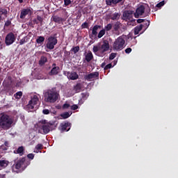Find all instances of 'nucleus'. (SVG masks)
<instances>
[{
	"mask_svg": "<svg viewBox=\"0 0 178 178\" xmlns=\"http://www.w3.org/2000/svg\"><path fill=\"white\" fill-rule=\"evenodd\" d=\"M60 97L59 92L56 88H51L47 90L44 93V102L47 103L54 104Z\"/></svg>",
	"mask_w": 178,
	"mask_h": 178,
	"instance_id": "1",
	"label": "nucleus"
},
{
	"mask_svg": "<svg viewBox=\"0 0 178 178\" xmlns=\"http://www.w3.org/2000/svg\"><path fill=\"white\" fill-rule=\"evenodd\" d=\"M13 120L7 114L1 113L0 114V129L3 130H8L12 127Z\"/></svg>",
	"mask_w": 178,
	"mask_h": 178,
	"instance_id": "2",
	"label": "nucleus"
},
{
	"mask_svg": "<svg viewBox=\"0 0 178 178\" xmlns=\"http://www.w3.org/2000/svg\"><path fill=\"white\" fill-rule=\"evenodd\" d=\"M30 164L31 162L26 161L25 157L18 159V160L15 161V164L12 166V170L14 172H17L19 170H24Z\"/></svg>",
	"mask_w": 178,
	"mask_h": 178,
	"instance_id": "3",
	"label": "nucleus"
},
{
	"mask_svg": "<svg viewBox=\"0 0 178 178\" xmlns=\"http://www.w3.org/2000/svg\"><path fill=\"white\" fill-rule=\"evenodd\" d=\"M40 123L42 124L40 126V129L42 130L44 134H47L51 131L56 129V121H49L47 122V120H42Z\"/></svg>",
	"mask_w": 178,
	"mask_h": 178,
	"instance_id": "4",
	"label": "nucleus"
},
{
	"mask_svg": "<svg viewBox=\"0 0 178 178\" xmlns=\"http://www.w3.org/2000/svg\"><path fill=\"white\" fill-rule=\"evenodd\" d=\"M126 41L123 35L119 36L114 42L113 44V48L118 51H122L124 48Z\"/></svg>",
	"mask_w": 178,
	"mask_h": 178,
	"instance_id": "5",
	"label": "nucleus"
},
{
	"mask_svg": "<svg viewBox=\"0 0 178 178\" xmlns=\"http://www.w3.org/2000/svg\"><path fill=\"white\" fill-rule=\"evenodd\" d=\"M58 44L57 33H54V35H50L47 38V42L46 43L47 49L49 50H53L55 46Z\"/></svg>",
	"mask_w": 178,
	"mask_h": 178,
	"instance_id": "6",
	"label": "nucleus"
},
{
	"mask_svg": "<svg viewBox=\"0 0 178 178\" xmlns=\"http://www.w3.org/2000/svg\"><path fill=\"white\" fill-rule=\"evenodd\" d=\"M39 102V98L36 95H34L33 97L31 98V100L29 101V103L26 105V109L28 111H32L34 109V106L38 104Z\"/></svg>",
	"mask_w": 178,
	"mask_h": 178,
	"instance_id": "7",
	"label": "nucleus"
},
{
	"mask_svg": "<svg viewBox=\"0 0 178 178\" xmlns=\"http://www.w3.org/2000/svg\"><path fill=\"white\" fill-rule=\"evenodd\" d=\"M16 41V37L14 33L10 32L5 37V44L6 46L12 45Z\"/></svg>",
	"mask_w": 178,
	"mask_h": 178,
	"instance_id": "8",
	"label": "nucleus"
},
{
	"mask_svg": "<svg viewBox=\"0 0 178 178\" xmlns=\"http://www.w3.org/2000/svg\"><path fill=\"white\" fill-rule=\"evenodd\" d=\"M72 124L71 122H68V121H65L64 122H61L59 126V130L61 132H67L71 129Z\"/></svg>",
	"mask_w": 178,
	"mask_h": 178,
	"instance_id": "9",
	"label": "nucleus"
},
{
	"mask_svg": "<svg viewBox=\"0 0 178 178\" xmlns=\"http://www.w3.org/2000/svg\"><path fill=\"white\" fill-rule=\"evenodd\" d=\"M63 74L67 76L68 79L75 81L79 79V74L76 72L72 71V72H66L65 71L63 72Z\"/></svg>",
	"mask_w": 178,
	"mask_h": 178,
	"instance_id": "10",
	"label": "nucleus"
},
{
	"mask_svg": "<svg viewBox=\"0 0 178 178\" xmlns=\"http://www.w3.org/2000/svg\"><path fill=\"white\" fill-rule=\"evenodd\" d=\"M145 12V6L144 5L139 6L134 13L135 18H139L140 16L143 15Z\"/></svg>",
	"mask_w": 178,
	"mask_h": 178,
	"instance_id": "11",
	"label": "nucleus"
},
{
	"mask_svg": "<svg viewBox=\"0 0 178 178\" xmlns=\"http://www.w3.org/2000/svg\"><path fill=\"white\" fill-rule=\"evenodd\" d=\"M134 14V10H125L123 13V19L126 22L131 21L133 19V15Z\"/></svg>",
	"mask_w": 178,
	"mask_h": 178,
	"instance_id": "12",
	"label": "nucleus"
},
{
	"mask_svg": "<svg viewBox=\"0 0 178 178\" xmlns=\"http://www.w3.org/2000/svg\"><path fill=\"white\" fill-rule=\"evenodd\" d=\"M99 73L98 72H92L85 75L84 79L85 81H92V79L99 78Z\"/></svg>",
	"mask_w": 178,
	"mask_h": 178,
	"instance_id": "13",
	"label": "nucleus"
},
{
	"mask_svg": "<svg viewBox=\"0 0 178 178\" xmlns=\"http://www.w3.org/2000/svg\"><path fill=\"white\" fill-rule=\"evenodd\" d=\"M100 49L102 50V54H104L105 52L109 51L110 49V44L108 40H104L103 44L101 45Z\"/></svg>",
	"mask_w": 178,
	"mask_h": 178,
	"instance_id": "14",
	"label": "nucleus"
},
{
	"mask_svg": "<svg viewBox=\"0 0 178 178\" xmlns=\"http://www.w3.org/2000/svg\"><path fill=\"white\" fill-rule=\"evenodd\" d=\"M8 11L5 8H0V22L8 17Z\"/></svg>",
	"mask_w": 178,
	"mask_h": 178,
	"instance_id": "15",
	"label": "nucleus"
},
{
	"mask_svg": "<svg viewBox=\"0 0 178 178\" xmlns=\"http://www.w3.org/2000/svg\"><path fill=\"white\" fill-rule=\"evenodd\" d=\"M31 13V10L30 8H24L21 10L20 13V19H24L26 17Z\"/></svg>",
	"mask_w": 178,
	"mask_h": 178,
	"instance_id": "16",
	"label": "nucleus"
},
{
	"mask_svg": "<svg viewBox=\"0 0 178 178\" xmlns=\"http://www.w3.org/2000/svg\"><path fill=\"white\" fill-rule=\"evenodd\" d=\"M8 79L9 80H4L2 83V85L6 90L10 88L13 83V81L11 80V76H8Z\"/></svg>",
	"mask_w": 178,
	"mask_h": 178,
	"instance_id": "17",
	"label": "nucleus"
},
{
	"mask_svg": "<svg viewBox=\"0 0 178 178\" xmlns=\"http://www.w3.org/2000/svg\"><path fill=\"white\" fill-rule=\"evenodd\" d=\"M60 72V67L56 66V67H53L50 72H49V75L52 76H56L59 74Z\"/></svg>",
	"mask_w": 178,
	"mask_h": 178,
	"instance_id": "18",
	"label": "nucleus"
},
{
	"mask_svg": "<svg viewBox=\"0 0 178 178\" xmlns=\"http://www.w3.org/2000/svg\"><path fill=\"white\" fill-rule=\"evenodd\" d=\"M122 26V23L120 22H116L115 24L113 25V31L116 32V35H119L120 32L119 30L120 29L121 26Z\"/></svg>",
	"mask_w": 178,
	"mask_h": 178,
	"instance_id": "19",
	"label": "nucleus"
},
{
	"mask_svg": "<svg viewBox=\"0 0 178 178\" xmlns=\"http://www.w3.org/2000/svg\"><path fill=\"white\" fill-rule=\"evenodd\" d=\"M51 19L54 23L58 24H61L64 22V19L58 15H53Z\"/></svg>",
	"mask_w": 178,
	"mask_h": 178,
	"instance_id": "20",
	"label": "nucleus"
},
{
	"mask_svg": "<svg viewBox=\"0 0 178 178\" xmlns=\"http://www.w3.org/2000/svg\"><path fill=\"white\" fill-rule=\"evenodd\" d=\"M94 58V56L93 54L91 51H89L85 56V60L87 63H90L92 60V59Z\"/></svg>",
	"mask_w": 178,
	"mask_h": 178,
	"instance_id": "21",
	"label": "nucleus"
},
{
	"mask_svg": "<svg viewBox=\"0 0 178 178\" xmlns=\"http://www.w3.org/2000/svg\"><path fill=\"white\" fill-rule=\"evenodd\" d=\"M48 62V59L47 57L45 56H41L39 61H38V64L40 66L42 67L45 65V63H47Z\"/></svg>",
	"mask_w": 178,
	"mask_h": 178,
	"instance_id": "22",
	"label": "nucleus"
},
{
	"mask_svg": "<svg viewBox=\"0 0 178 178\" xmlns=\"http://www.w3.org/2000/svg\"><path fill=\"white\" fill-rule=\"evenodd\" d=\"M144 25H143V24L136 26L134 28V35H137L140 33V32L143 30Z\"/></svg>",
	"mask_w": 178,
	"mask_h": 178,
	"instance_id": "23",
	"label": "nucleus"
},
{
	"mask_svg": "<svg viewBox=\"0 0 178 178\" xmlns=\"http://www.w3.org/2000/svg\"><path fill=\"white\" fill-rule=\"evenodd\" d=\"M12 25V19H7L4 22L3 30L8 29Z\"/></svg>",
	"mask_w": 178,
	"mask_h": 178,
	"instance_id": "24",
	"label": "nucleus"
},
{
	"mask_svg": "<svg viewBox=\"0 0 178 178\" xmlns=\"http://www.w3.org/2000/svg\"><path fill=\"white\" fill-rule=\"evenodd\" d=\"M101 28H102L101 25H95L92 30V34L95 36H97L98 34L97 31L99 29H101Z\"/></svg>",
	"mask_w": 178,
	"mask_h": 178,
	"instance_id": "25",
	"label": "nucleus"
},
{
	"mask_svg": "<svg viewBox=\"0 0 178 178\" xmlns=\"http://www.w3.org/2000/svg\"><path fill=\"white\" fill-rule=\"evenodd\" d=\"M74 90L76 93L80 92L82 90V85L81 83H77L76 86H74Z\"/></svg>",
	"mask_w": 178,
	"mask_h": 178,
	"instance_id": "26",
	"label": "nucleus"
},
{
	"mask_svg": "<svg viewBox=\"0 0 178 178\" xmlns=\"http://www.w3.org/2000/svg\"><path fill=\"white\" fill-rule=\"evenodd\" d=\"M45 40V38L42 35L38 36L36 39V43L38 44H43Z\"/></svg>",
	"mask_w": 178,
	"mask_h": 178,
	"instance_id": "27",
	"label": "nucleus"
},
{
	"mask_svg": "<svg viewBox=\"0 0 178 178\" xmlns=\"http://www.w3.org/2000/svg\"><path fill=\"white\" fill-rule=\"evenodd\" d=\"M9 162L6 160H0V168H6L8 167Z\"/></svg>",
	"mask_w": 178,
	"mask_h": 178,
	"instance_id": "28",
	"label": "nucleus"
},
{
	"mask_svg": "<svg viewBox=\"0 0 178 178\" xmlns=\"http://www.w3.org/2000/svg\"><path fill=\"white\" fill-rule=\"evenodd\" d=\"M100 50H102V49H101V47L93 46V47H92V51H93V53H94L96 56H100V55L98 54V51H100Z\"/></svg>",
	"mask_w": 178,
	"mask_h": 178,
	"instance_id": "29",
	"label": "nucleus"
},
{
	"mask_svg": "<svg viewBox=\"0 0 178 178\" xmlns=\"http://www.w3.org/2000/svg\"><path fill=\"white\" fill-rule=\"evenodd\" d=\"M72 113H70V114L69 112L66 111V112H64L62 114H60V117L63 119H67L72 115Z\"/></svg>",
	"mask_w": 178,
	"mask_h": 178,
	"instance_id": "30",
	"label": "nucleus"
},
{
	"mask_svg": "<svg viewBox=\"0 0 178 178\" xmlns=\"http://www.w3.org/2000/svg\"><path fill=\"white\" fill-rule=\"evenodd\" d=\"M120 13H115L111 15V20H117V19H120Z\"/></svg>",
	"mask_w": 178,
	"mask_h": 178,
	"instance_id": "31",
	"label": "nucleus"
},
{
	"mask_svg": "<svg viewBox=\"0 0 178 178\" xmlns=\"http://www.w3.org/2000/svg\"><path fill=\"white\" fill-rule=\"evenodd\" d=\"M80 51L79 46L72 47L70 51H72L74 54H76Z\"/></svg>",
	"mask_w": 178,
	"mask_h": 178,
	"instance_id": "32",
	"label": "nucleus"
},
{
	"mask_svg": "<svg viewBox=\"0 0 178 178\" xmlns=\"http://www.w3.org/2000/svg\"><path fill=\"white\" fill-rule=\"evenodd\" d=\"M23 95V92L22 91H18L14 94V97L16 99H20Z\"/></svg>",
	"mask_w": 178,
	"mask_h": 178,
	"instance_id": "33",
	"label": "nucleus"
},
{
	"mask_svg": "<svg viewBox=\"0 0 178 178\" xmlns=\"http://www.w3.org/2000/svg\"><path fill=\"white\" fill-rule=\"evenodd\" d=\"M89 97V93L88 92H82L81 93V102L86 101L88 99Z\"/></svg>",
	"mask_w": 178,
	"mask_h": 178,
	"instance_id": "34",
	"label": "nucleus"
},
{
	"mask_svg": "<svg viewBox=\"0 0 178 178\" xmlns=\"http://www.w3.org/2000/svg\"><path fill=\"white\" fill-rule=\"evenodd\" d=\"M105 34H106V31H105V29H102V30L99 32V33H98V35H97V38H98L99 39H101Z\"/></svg>",
	"mask_w": 178,
	"mask_h": 178,
	"instance_id": "35",
	"label": "nucleus"
},
{
	"mask_svg": "<svg viewBox=\"0 0 178 178\" xmlns=\"http://www.w3.org/2000/svg\"><path fill=\"white\" fill-rule=\"evenodd\" d=\"M24 147L19 146V147H18L17 149V153L22 155L24 154Z\"/></svg>",
	"mask_w": 178,
	"mask_h": 178,
	"instance_id": "36",
	"label": "nucleus"
},
{
	"mask_svg": "<svg viewBox=\"0 0 178 178\" xmlns=\"http://www.w3.org/2000/svg\"><path fill=\"white\" fill-rule=\"evenodd\" d=\"M165 5V1L163 0V1H161L159 3H158L156 4V7L158 8H161L163 6H164Z\"/></svg>",
	"mask_w": 178,
	"mask_h": 178,
	"instance_id": "37",
	"label": "nucleus"
},
{
	"mask_svg": "<svg viewBox=\"0 0 178 178\" xmlns=\"http://www.w3.org/2000/svg\"><path fill=\"white\" fill-rule=\"evenodd\" d=\"M113 29V24H108L106 26L104 27V30L106 31H110Z\"/></svg>",
	"mask_w": 178,
	"mask_h": 178,
	"instance_id": "38",
	"label": "nucleus"
},
{
	"mask_svg": "<svg viewBox=\"0 0 178 178\" xmlns=\"http://www.w3.org/2000/svg\"><path fill=\"white\" fill-rule=\"evenodd\" d=\"M142 25L143 26V28H144L145 31H146L149 28V26H150V21L147 20V22L144 23Z\"/></svg>",
	"mask_w": 178,
	"mask_h": 178,
	"instance_id": "39",
	"label": "nucleus"
},
{
	"mask_svg": "<svg viewBox=\"0 0 178 178\" xmlns=\"http://www.w3.org/2000/svg\"><path fill=\"white\" fill-rule=\"evenodd\" d=\"M106 4L109 6L115 5V0H106Z\"/></svg>",
	"mask_w": 178,
	"mask_h": 178,
	"instance_id": "40",
	"label": "nucleus"
},
{
	"mask_svg": "<svg viewBox=\"0 0 178 178\" xmlns=\"http://www.w3.org/2000/svg\"><path fill=\"white\" fill-rule=\"evenodd\" d=\"M125 1H126V0H115L114 1V6H116L120 3H122V5H124Z\"/></svg>",
	"mask_w": 178,
	"mask_h": 178,
	"instance_id": "41",
	"label": "nucleus"
},
{
	"mask_svg": "<svg viewBox=\"0 0 178 178\" xmlns=\"http://www.w3.org/2000/svg\"><path fill=\"white\" fill-rule=\"evenodd\" d=\"M88 28H89V24L87 22H85L81 24L82 29H88Z\"/></svg>",
	"mask_w": 178,
	"mask_h": 178,
	"instance_id": "42",
	"label": "nucleus"
},
{
	"mask_svg": "<svg viewBox=\"0 0 178 178\" xmlns=\"http://www.w3.org/2000/svg\"><path fill=\"white\" fill-rule=\"evenodd\" d=\"M117 53H111L109 56V60H113L116 58L117 56Z\"/></svg>",
	"mask_w": 178,
	"mask_h": 178,
	"instance_id": "43",
	"label": "nucleus"
},
{
	"mask_svg": "<svg viewBox=\"0 0 178 178\" xmlns=\"http://www.w3.org/2000/svg\"><path fill=\"white\" fill-rule=\"evenodd\" d=\"M43 149V145H42V143H38V145H36L35 146V149L36 151H40V149Z\"/></svg>",
	"mask_w": 178,
	"mask_h": 178,
	"instance_id": "44",
	"label": "nucleus"
},
{
	"mask_svg": "<svg viewBox=\"0 0 178 178\" xmlns=\"http://www.w3.org/2000/svg\"><path fill=\"white\" fill-rule=\"evenodd\" d=\"M72 3L71 0H64V6L65 7L69 6Z\"/></svg>",
	"mask_w": 178,
	"mask_h": 178,
	"instance_id": "45",
	"label": "nucleus"
},
{
	"mask_svg": "<svg viewBox=\"0 0 178 178\" xmlns=\"http://www.w3.org/2000/svg\"><path fill=\"white\" fill-rule=\"evenodd\" d=\"M112 67H113L112 63H108V64H107V65L104 67V70H108L109 69H111Z\"/></svg>",
	"mask_w": 178,
	"mask_h": 178,
	"instance_id": "46",
	"label": "nucleus"
},
{
	"mask_svg": "<svg viewBox=\"0 0 178 178\" xmlns=\"http://www.w3.org/2000/svg\"><path fill=\"white\" fill-rule=\"evenodd\" d=\"M26 37H24L23 38H22V39L19 40V45H23V44H24L26 42Z\"/></svg>",
	"mask_w": 178,
	"mask_h": 178,
	"instance_id": "47",
	"label": "nucleus"
},
{
	"mask_svg": "<svg viewBox=\"0 0 178 178\" xmlns=\"http://www.w3.org/2000/svg\"><path fill=\"white\" fill-rule=\"evenodd\" d=\"M50 113H51V111H50L49 109L44 108V109L42 110V113L44 115H49V114H50Z\"/></svg>",
	"mask_w": 178,
	"mask_h": 178,
	"instance_id": "48",
	"label": "nucleus"
},
{
	"mask_svg": "<svg viewBox=\"0 0 178 178\" xmlns=\"http://www.w3.org/2000/svg\"><path fill=\"white\" fill-rule=\"evenodd\" d=\"M8 148L7 147V146H6V145H1L0 146V152L8 150Z\"/></svg>",
	"mask_w": 178,
	"mask_h": 178,
	"instance_id": "49",
	"label": "nucleus"
},
{
	"mask_svg": "<svg viewBox=\"0 0 178 178\" xmlns=\"http://www.w3.org/2000/svg\"><path fill=\"white\" fill-rule=\"evenodd\" d=\"M34 157H35V154H33V153H29V154H27V158L31 160L34 159Z\"/></svg>",
	"mask_w": 178,
	"mask_h": 178,
	"instance_id": "50",
	"label": "nucleus"
},
{
	"mask_svg": "<svg viewBox=\"0 0 178 178\" xmlns=\"http://www.w3.org/2000/svg\"><path fill=\"white\" fill-rule=\"evenodd\" d=\"M70 107V104L67 103L63 104L62 108L63 109H68Z\"/></svg>",
	"mask_w": 178,
	"mask_h": 178,
	"instance_id": "51",
	"label": "nucleus"
},
{
	"mask_svg": "<svg viewBox=\"0 0 178 178\" xmlns=\"http://www.w3.org/2000/svg\"><path fill=\"white\" fill-rule=\"evenodd\" d=\"M79 108V106L77 104H73L71 106V110L76 111Z\"/></svg>",
	"mask_w": 178,
	"mask_h": 178,
	"instance_id": "52",
	"label": "nucleus"
},
{
	"mask_svg": "<svg viewBox=\"0 0 178 178\" xmlns=\"http://www.w3.org/2000/svg\"><path fill=\"white\" fill-rule=\"evenodd\" d=\"M127 54H129L132 52V49L131 47H128L124 50Z\"/></svg>",
	"mask_w": 178,
	"mask_h": 178,
	"instance_id": "53",
	"label": "nucleus"
},
{
	"mask_svg": "<svg viewBox=\"0 0 178 178\" xmlns=\"http://www.w3.org/2000/svg\"><path fill=\"white\" fill-rule=\"evenodd\" d=\"M37 20H38L39 22H40L41 24L43 22V18H42L41 16H40V15H38V16H37Z\"/></svg>",
	"mask_w": 178,
	"mask_h": 178,
	"instance_id": "54",
	"label": "nucleus"
},
{
	"mask_svg": "<svg viewBox=\"0 0 178 178\" xmlns=\"http://www.w3.org/2000/svg\"><path fill=\"white\" fill-rule=\"evenodd\" d=\"M145 20H146L145 19H137V23L138 24H142V23L145 22Z\"/></svg>",
	"mask_w": 178,
	"mask_h": 178,
	"instance_id": "55",
	"label": "nucleus"
},
{
	"mask_svg": "<svg viewBox=\"0 0 178 178\" xmlns=\"http://www.w3.org/2000/svg\"><path fill=\"white\" fill-rule=\"evenodd\" d=\"M64 54L66 56H70V51L65 50L64 51Z\"/></svg>",
	"mask_w": 178,
	"mask_h": 178,
	"instance_id": "56",
	"label": "nucleus"
},
{
	"mask_svg": "<svg viewBox=\"0 0 178 178\" xmlns=\"http://www.w3.org/2000/svg\"><path fill=\"white\" fill-rule=\"evenodd\" d=\"M106 65V63L105 62H103V63L101 64V67H102V68H105Z\"/></svg>",
	"mask_w": 178,
	"mask_h": 178,
	"instance_id": "57",
	"label": "nucleus"
},
{
	"mask_svg": "<svg viewBox=\"0 0 178 178\" xmlns=\"http://www.w3.org/2000/svg\"><path fill=\"white\" fill-rule=\"evenodd\" d=\"M3 145H5L6 147L8 148V147H9V146H8V145H9L8 142H4Z\"/></svg>",
	"mask_w": 178,
	"mask_h": 178,
	"instance_id": "58",
	"label": "nucleus"
},
{
	"mask_svg": "<svg viewBox=\"0 0 178 178\" xmlns=\"http://www.w3.org/2000/svg\"><path fill=\"white\" fill-rule=\"evenodd\" d=\"M122 29H123L124 31L127 30V26L125 25H123Z\"/></svg>",
	"mask_w": 178,
	"mask_h": 178,
	"instance_id": "59",
	"label": "nucleus"
},
{
	"mask_svg": "<svg viewBox=\"0 0 178 178\" xmlns=\"http://www.w3.org/2000/svg\"><path fill=\"white\" fill-rule=\"evenodd\" d=\"M3 49V44L1 41H0V50Z\"/></svg>",
	"mask_w": 178,
	"mask_h": 178,
	"instance_id": "60",
	"label": "nucleus"
},
{
	"mask_svg": "<svg viewBox=\"0 0 178 178\" xmlns=\"http://www.w3.org/2000/svg\"><path fill=\"white\" fill-rule=\"evenodd\" d=\"M52 68L54 67H57L56 66V63H53L52 65H51Z\"/></svg>",
	"mask_w": 178,
	"mask_h": 178,
	"instance_id": "61",
	"label": "nucleus"
},
{
	"mask_svg": "<svg viewBox=\"0 0 178 178\" xmlns=\"http://www.w3.org/2000/svg\"><path fill=\"white\" fill-rule=\"evenodd\" d=\"M17 1H18L19 3H24V0H17Z\"/></svg>",
	"mask_w": 178,
	"mask_h": 178,
	"instance_id": "62",
	"label": "nucleus"
},
{
	"mask_svg": "<svg viewBox=\"0 0 178 178\" xmlns=\"http://www.w3.org/2000/svg\"><path fill=\"white\" fill-rule=\"evenodd\" d=\"M0 178H6V177H5L4 175H1V174H0Z\"/></svg>",
	"mask_w": 178,
	"mask_h": 178,
	"instance_id": "63",
	"label": "nucleus"
},
{
	"mask_svg": "<svg viewBox=\"0 0 178 178\" xmlns=\"http://www.w3.org/2000/svg\"><path fill=\"white\" fill-rule=\"evenodd\" d=\"M33 22H35L36 24H38V22H37L36 19H34V20H33Z\"/></svg>",
	"mask_w": 178,
	"mask_h": 178,
	"instance_id": "64",
	"label": "nucleus"
}]
</instances>
